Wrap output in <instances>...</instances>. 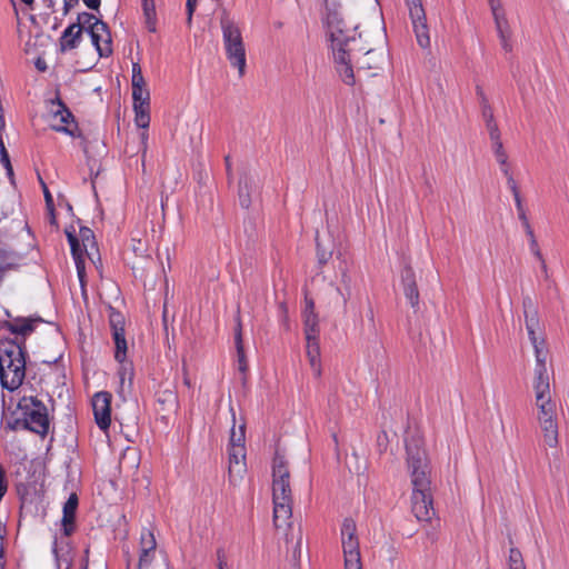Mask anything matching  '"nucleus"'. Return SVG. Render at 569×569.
I'll return each instance as SVG.
<instances>
[{
  "label": "nucleus",
  "mask_w": 569,
  "mask_h": 569,
  "mask_svg": "<svg viewBox=\"0 0 569 569\" xmlns=\"http://www.w3.org/2000/svg\"><path fill=\"white\" fill-rule=\"evenodd\" d=\"M140 137H141V143L143 146V154H144L147 151L148 132L147 131L141 132Z\"/></svg>",
  "instance_id": "62"
},
{
  "label": "nucleus",
  "mask_w": 569,
  "mask_h": 569,
  "mask_svg": "<svg viewBox=\"0 0 569 569\" xmlns=\"http://www.w3.org/2000/svg\"><path fill=\"white\" fill-rule=\"evenodd\" d=\"M341 542L346 569H361L356 522L347 518L341 526Z\"/></svg>",
  "instance_id": "7"
},
{
  "label": "nucleus",
  "mask_w": 569,
  "mask_h": 569,
  "mask_svg": "<svg viewBox=\"0 0 569 569\" xmlns=\"http://www.w3.org/2000/svg\"><path fill=\"white\" fill-rule=\"evenodd\" d=\"M477 96L479 97L480 99V103L481 106H483L486 102H488V99L483 92V90L481 89V87H477Z\"/></svg>",
  "instance_id": "60"
},
{
  "label": "nucleus",
  "mask_w": 569,
  "mask_h": 569,
  "mask_svg": "<svg viewBox=\"0 0 569 569\" xmlns=\"http://www.w3.org/2000/svg\"><path fill=\"white\" fill-rule=\"evenodd\" d=\"M224 162H226V169H227V174L228 177L230 178L231 177V161H230V156H226L224 157Z\"/></svg>",
  "instance_id": "63"
},
{
  "label": "nucleus",
  "mask_w": 569,
  "mask_h": 569,
  "mask_svg": "<svg viewBox=\"0 0 569 569\" xmlns=\"http://www.w3.org/2000/svg\"><path fill=\"white\" fill-rule=\"evenodd\" d=\"M409 9V17L411 19L413 32L418 44L422 49L430 47V36L427 26L426 12L422 7L421 0H405Z\"/></svg>",
  "instance_id": "8"
},
{
  "label": "nucleus",
  "mask_w": 569,
  "mask_h": 569,
  "mask_svg": "<svg viewBox=\"0 0 569 569\" xmlns=\"http://www.w3.org/2000/svg\"><path fill=\"white\" fill-rule=\"evenodd\" d=\"M142 10L146 19V27L150 32L157 30V13L154 0H142Z\"/></svg>",
  "instance_id": "30"
},
{
  "label": "nucleus",
  "mask_w": 569,
  "mask_h": 569,
  "mask_svg": "<svg viewBox=\"0 0 569 569\" xmlns=\"http://www.w3.org/2000/svg\"><path fill=\"white\" fill-rule=\"evenodd\" d=\"M78 503V496L76 493H71L63 505V516L61 520V526L62 532L67 537L71 536L76 530L74 519Z\"/></svg>",
  "instance_id": "20"
},
{
  "label": "nucleus",
  "mask_w": 569,
  "mask_h": 569,
  "mask_svg": "<svg viewBox=\"0 0 569 569\" xmlns=\"http://www.w3.org/2000/svg\"><path fill=\"white\" fill-rule=\"evenodd\" d=\"M503 176L507 178V184H508L510 191L512 192V196H513V199H515V203H516V208L520 207V206H523L521 197H520V192H519V189H518V186H517V182L513 179L510 170H505Z\"/></svg>",
  "instance_id": "40"
},
{
  "label": "nucleus",
  "mask_w": 569,
  "mask_h": 569,
  "mask_svg": "<svg viewBox=\"0 0 569 569\" xmlns=\"http://www.w3.org/2000/svg\"><path fill=\"white\" fill-rule=\"evenodd\" d=\"M535 350L536 357V366L535 367H547L546 360L548 356V349L546 347V341L541 342V345L532 346Z\"/></svg>",
  "instance_id": "42"
},
{
  "label": "nucleus",
  "mask_w": 569,
  "mask_h": 569,
  "mask_svg": "<svg viewBox=\"0 0 569 569\" xmlns=\"http://www.w3.org/2000/svg\"><path fill=\"white\" fill-rule=\"evenodd\" d=\"M517 212H518V218L521 221L523 229L529 238V246H530L531 253L535 257H540V248H539L538 241L536 239V236L533 233V230L530 226V222L527 218L526 210H525L523 206L517 207Z\"/></svg>",
  "instance_id": "26"
},
{
  "label": "nucleus",
  "mask_w": 569,
  "mask_h": 569,
  "mask_svg": "<svg viewBox=\"0 0 569 569\" xmlns=\"http://www.w3.org/2000/svg\"><path fill=\"white\" fill-rule=\"evenodd\" d=\"M27 350L23 341L0 340V382L10 391L18 389L26 377Z\"/></svg>",
  "instance_id": "1"
},
{
  "label": "nucleus",
  "mask_w": 569,
  "mask_h": 569,
  "mask_svg": "<svg viewBox=\"0 0 569 569\" xmlns=\"http://www.w3.org/2000/svg\"><path fill=\"white\" fill-rule=\"evenodd\" d=\"M481 111L485 122H490L495 120L493 111L489 102H486L483 106H481Z\"/></svg>",
  "instance_id": "50"
},
{
  "label": "nucleus",
  "mask_w": 569,
  "mask_h": 569,
  "mask_svg": "<svg viewBox=\"0 0 569 569\" xmlns=\"http://www.w3.org/2000/svg\"><path fill=\"white\" fill-rule=\"evenodd\" d=\"M112 336L116 345L114 358L118 362H123L127 356V341L124 332H116V335Z\"/></svg>",
  "instance_id": "33"
},
{
  "label": "nucleus",
  "mask_w": 569,
  "mask_h": 569,
  "mask_svg": "<svg viewBox=\"0 0 569 569\" xmlns=\"http://www.w3.org/2000/svg\"><path fill=\"white\" fill-rule=\"evenodd\" d=\"M18 411L21 418L16 419L8 427L16 430L18 428L27 429L46 437L49 432L50 421L48 410L44 403L36 397H22L18 402Z\"/></svg>",
  "instance_id": "2"
},
{
  "label": "nucleus",
  "mask_w": 569,
  "mask_h": 569,
  "mask_svg": "<svg viewBox=\"0 0 569 569\" xmlns=\"http://www.w3.org/2000/svg\"><path fill=\"white\" fill-rule=\"evenodd\" d=\"M196 7H197V0H187L186 8H187V23H188V26H191V23H192V17H193V12L196 10Z\"/></svg>",
  "instance_id": "51"
},
{
  "label": "nucleus",
  "mask_w": 569,
  "mask_h": 569,
  "mask_svg": "<svg viewBox=\"0 0 569 569\" xmlns=\"http://www.w3.org/2000/svg\"><path fill=\"white\" fill-rule=\"evenodd\" d=\"M239 202L242 208H249L251 204L250 187L247 178H241L239 181Z\"/></svg>",
  "instance_id": "36"
},
{
  "label": "nucleus",
  "mask_w": 569,
  "mask_h": 569,
  "mask_svg": "<svg viewBox=\"0 0 569 569\" xmlns=\"http://www.w3.org/2000/svg\"><path fill=\"white\" fill-rule=\"evenodd\" d=\"M307 340V357L312 370V373L319 378L321 376L320 365V345L319 337H308Z\"/></svg>",
  "instance_id": "21"
},
{
  "label": "nucleus",
  "mask_w": 569,
  "mask_h": 569,
  "mask_svg": "<svg viewBox=\"0 0 569 569\" xmlns=\"http://www.w3.org/2000/svg\"><path fill=\"white\" fill-rule=\"evenodd\" d=\"M316 242H317V257H318V261H319L320 264H325L330 259V257L332 254V251L329 250V249H325L321 246L318 237L316 238Z\"/></svg>",
  "instance_id": "45"
},
{
  "label": "nucleus",
  "mask_w": 569,
  "mask_h": 569,
  "mask_svg": "<svg viewBox=\"0 0 569 569\" xmlns=\"http://www.w3.org/2000/svg\"><path fill=\"white\" fill-rule=\"evenodd\" d=\"M543 435V441L550 448H555L558 445V425L556 417L545 418L538 420Z\"/></svg>",
  "instance_id": "23"
},
{
  "label": "nucleus",
  "mask_w": 569,
  "mask_h": 569,
  "mask_svg": "<svg viewBox=\"0 0 569 569\" xmlns=\"http://www.w3.org/2000/svg\"><path fill=\"white\" fill-rule=\"evenodd\" d=\"M407 466L411 477L412 486L423 487L431 482V468L427 452L423 448V440L418 432L409 433L406 437Z\"/></svg>",
  "instance_id": "3"
},
{
  "label": "nucleus",
  "mask_w": 569,
  "mask_h": 569,
  "mask_svg": "<svg viewBox=\"0 0 569 569\" xmlns=\"http://www.w3.org/2000/svg\"><path fill=\"white\" fill-rule=\"evenodd\" d=\"M532 388L535 395L550 393V382L547 367H535Z\"/></svg>",
  "instance_id": "25"
},
{
  "label": "nucleus",
  "mask_w": 569,
  "mask_h": 569,
  "mask_svg": "<svg viewBox=\"0 0 569 569\" xmlns=\"http://www.w3.org/2000/svg\"><path fill=\"white\" fill-rule=\"evenodd\" d=\"M487 1H488L489 8L492 7V6H496L498 3H501V0H487Z\"/></svg>",
  "instance_id": "64"
},
{
  "label": "nucleus",
  "mask_w": 569,
  "mask_h": 569,
  "mask_svg": "<svg viewBox=\"0 0 569 569\" xmlns=\"http://www.w3.org/2000/svg\"><path fill=\"white\" fill-rule=\"evenodd\" d=\"M327 13H326V27L329 33L331 47H338L341 46V42L338 36L340 37V31L338 30L339 23H343L342 14L339 10V7L335 3H327L326 6Z\"/></svg>",
  "instance_id": "18"
},
{
  "label": "nucleus",
  "mask_w": 569,
  "mask_h": 569,
  "mask_svg": "<svg viewBox=\"0 0 569 569\" xmlns=\"http://www.w3.org/2000/svg\"><path fill=\"white\" fill-rule=\"evenodd\" d=\"M311 315H317L315 312V302L312 299L306 298V307L303 310V316H311Z\"/></svg>",
  "instance_id": "54"
},
{
  "label": "nucleus",
  "mask_w": 569,
  "mask_h": 569,
  "mask_svg": "<svg viewBox=\"0 0 569 569\" xmlns=\"http://www.w3.org/2000/svg\"><path fill=\"white\" fill-rule=\"evenodd\" d=\"M42 183V187H43V194H44V199H46V204H47V208L50 212V220H51V223H54L56 222V218H54V213H53V198L50 193V191L48 190L47 186L44 182H41Z\"/></svg>",
  "instance_id": "47"
},
{
  "label": "nucleus",
  "mask_w": 569,
  "mask_h": 569,
  "mask_svg": "<svg viewBox=\"0 0 569 569\" xmlns=\"http://www.w3.org/2000/svg\"><path fill=\"white\" fill-rule=\"evenodd\" d=\"M66 236L68 242L70 244L71 254L74 259L76 268L78 271V276L82 281L84 276V252H87L89 247L94 246V234L93 231L88 227H80L79 238L76 234L74 227H69L66 229Z\"/></svg>",
  "instance_id": "6"
},
{
  "label": "nucleus",
  "mask_w": 569,
  "mask_h": 569,
  "mask_svg": "<svg viewBox=\"0 0 569 569\" xmlns=\"http://www.w3.org/2000/svg\"><path fill=\"white\" fill-rule=\"evenodd\" d=\"M509 569H526L522 555L519 549L511 548L508 558Z\"/></svg>",
  "instance_id": "39"
},
{
  "label": "nucleus",
  "mask_w": 569,
  "mask_h": 569,
  "mask_svg": "<svg viewBox=\"0 0 569 569\" xmlns=\"http://www.w3.org/2000/svg\"><path fill=\"white\" fill-rule=\"evenodd\" d=\"M141 550L154 551L157 547L156 538L150 530H143L140 537Z\"/></svg>",
  "instance_id": "41"
},
{
  "label": "nucleus",
  "mask_w": 569,
  "mask_h": 569,
  "mask_svg": "<svg viewBox=\"0 0 569 569\" xmlns=\"http://www.w3.org/2000/svg\"><path fill=\"white\" fill-rule=\"evenodd\" d=\"M303 322H305L306 338L312 337V336L319 337V323H318L317 315L303 316Z\"/></svg>",
  "instance_id": "37"
},
{
  "label": "nucleus",
  "mask_w": 569,
  "mask_h": 569,
  "mask_svg": "<svg viewBox=\"0 0 569 569\" xmlns=\"http://www.w3.org/2000/svg\"><path fill=\"white\" fill-rule=\"evenodd\" d=\"M79 0H63V12L67 14L74 6H77Z\"/></svg>",
  "instance_id": "57"
},
{
  "label": "nucleus",
  "mask_w": 569,
  "mask_h": 569,
  "mask_svg": "<svg viewBox=\"0 0 569 569\" xmlns=\"http://www.w3.org/2000/svg\"><path fill=\"white\" fill-rule=\"evenodd\" d=\"M109 323L112 329V335H116V332H124V318L121 312L112 307H109Z\"/></svg>",
  "instance_id": "34"
},
{
  "label": "nucleus",
  "mask_w": 569,
  "mask_h": 569,
  "mask_svg": "<svg viewBox=\"0 0 569 569\" xmlns=\"http://www.w3.org/2000/svg\"><path fill=\"white\" fill-rule=\"evenodd\" d=\"M229 456V481L232 485H237L242 479V475L246 471V448L244 446H237L234 448H228Z\"/></svg>",
  "instance_id": "17"
},
{
  "label": "nucleus",
  "mask_w": 569,
  "mask_h": 569,
  "mask_svg": "<svg viewBox=\"0 0 569 569\" xmlns=\"http://www.w3.org/2000/svg\"><path fill=\"white\" fill-rule=\"evenodd\" d=\"M52 553H53V556L56 558V569H61V558H60L59 551H58V541H57V539L53 540ZM71 567H72V563L70 561H68L66 569H71Z\"/></svg>",
  "instance_id": "49"
},
{
  "label": "nucleus",
  "mask_w": 569,
  "mask_h": 569,
  "mask_svg": "<svg viewBox=\"0 0 569 569\" xmlns=\"http://www.w3.org/2000/svg\"><path fill=\"white\" fill-rule=\"evenodd\" d=\"M273 525L282 528L290 525L292 517V496L290 483L272 480Z\"/></svg>",
  "instance_id": "5"
},
{
  "label": "nucleus",
  "mask_w": 569,
  "mask_h": 569,
  "mask_svg": "<svg viewBox=\"0 0 569 569\" xmlns=\"http://www.w3.org/2000/svg\"><path fill=\"white\" fill-rule=\"evenodd\" d=\"M536 258L540 262V268H541L542 273L545 274L546 278H548V267H547V263H546V261L543 259L542 253L540 252V257H536Z\"/></svg>",
  "instance_id": "59"
},
{
  "label": "nucleus",
  "mask_w": 569,
  "mask_h": 569,
  "mask_svg": "<svg viewBox=\"0 0 569 569\" xmlns=\"http://www.w3.org/2000/svg\"><path fill=\"white\" fill-rule=\"evenodd\" d=\"M89 34L100 57H109L112 53L111 34L107 23L96 20L90 26Z\"/></svg>",
  "instance_id": "16"
},
{
  "label": "nucleus",
  "mask_w": 569,
  "mask_h": 569,
  "mask_svg": "<svg viewBox=\"0 0 569 569\" xmlns=\"http://www.w3.org/2000/svg\"><path fill=\"white\" fill-rule=\"evenodd\" d=\"M111 393L107 391L97 392L92 398L94 419L101 430H107L111 423Z\"/></svg>",
  "instance_id": "15"
},
{
  "label": "nucleus",
  "mask_w": 569,
  "mask_h": 569,
  "mask_svg": "<svg viewBox=\"0 0 569 569\" xmlns=\"http://www.w3.org/2000/svg\"><path fill=\"white\" fill-rule=\"evenodd\" d=\"M96 20H98V19L94 17V14L89 13V12H81L78 14L76 24H79V27L81 28V31L83 30V28L88 27V32H89L90 26H92V23Z\"/></svg>",
  "instance_id": "43"
},
{
  "label": "nucleus",
  "mask_w": 569,
  "mask_h": 569,
  "mask_svg": "<svg viewBox=\"0 0 569 569\" xmlns=\"http://www.w3.org/2000/svg\"><path fill=\"white\" fill-rule=\"evenodd\" d=\"M490 11L500 46L506 53H509L513 50V30L507 17V11L502 2L490 7Z\"/></svg>",
  "instance_id": "9"
},
{
  "label": "nucleus",
  "mask_w": 569,
  "mask_h": 569,
  "mask_svg": "<svg viewBox=\"0 0 569 569\" xmlns=\"http://www.w3.org/2000/svg\"><path fill=\"white\" fill-rule=\"evenodd\" d=\"M134 122L139 128L147 129L150 124V107L149 108H133Z\"/></svg>",
  "instance_id": "38"
},
{
  "label": "nucleus",
  "mask_w": 569,
  "mask_h": 569,
  "mask_svg": "<svg viewBox=\"0 0 569 569\" xmlns=\"http://www.w3.org/2000/svg\"><path fill=\"white\" fill-rule=\"evenodd\" d=\"M142 76L141 67L139 63L132 64V77Z\"/></svg>",
  "instance_id": "61"
},
{
  "label": "nucleus",
  "mask_w": 569,
  "mask_h": 569,
  "mask_svg": "<svg viewBox=\"0 0 569 569\" xmlns=\"http://www.w3.org/2000/svg\"><path fill=\"white\" fill-rule=\"evenodd\" d=\"M83 3L91 10H99L101 0H82Z\"/></svg>",
  "instance_id": "56"
},
{
  "label": "nucleus",
  "mask_w": 569,
  "mask_h": 569,
  "mask_svg": "<svg viewBox=\"0 0 569 569\" xmlns=\"http://www.w3.org/2000/svg\"><path fill=\"white\" fill-rule=\"evenodd\" d=\"M272 480L290 483V472L283 456L276 453L272 463Z\"/></svg>",
  "instance_id": "27"
},
{
  "label": "nucleus",
  "mask_w": 569,
  "mask_h": 569,
  "mask_svg": "<svg viewBox=\"0 0 569 569\" xmlns=\"http://www.w3.org/2000/svg\"><path fill=\"white\" fill-rule=\"evenodd\" d=\"M220 27L227 59L232 67L238 69L239 76L242 77L246 71V48L241 30L226 12L221 16Z\"/></svg>",
  "instance_id": "4"
},
{
  "label": "nucleus",
  "mask_w": 569,
  "mask_h": 569,
  "mask_svg": "<svg viewBox=\"0 0 569 569\" xmlns=\"http://www.w3.org/2000/svg\"><path fill=\"white\" fill-rule=\"evenodd\" d=\"M147 87L143 74L138 77H132V89Z\"/></svg>",
  "instance_id": "55"
},
{
  "label": "nucleus",
  "mask_w": 569,
  "mask_h": 569,
  "mask_svg": "<svg viewBox=\"0 0 569 569\" xmlns=\"http://www.w3.org/2000/svg\"><path fill=\"white\" fill-rule=\"evenodd\" d=\"M492 151L497 162L500 166L501 172L505 173V170H510L508 164V154L503 149L502 142L492 144Z\"/></svg>",
  "instance_id": "35"
},
{
  "label": "nucleus",
  "mask_w": 569,
  "mask_h": 569,
  "mask_svg": "<svg viewBox=\"0 0 569 569\" xmlns=\"http://www.w3.org/2000/svg\"><path fill=\"white\" fill-rule=\"evenodd\" d=\"M338 30L340 31V37L338 36L337 38H339L341 42V49L357 47V27L350 28L343 20V23H339Z\"/></svg>",
  "instance_id": "29"
},
{
  "label": "nucleus",
  "mask_w": 569,
  "mask_h": 569,
  "mask_svg": "<svg viewBox=\"0 0 569 569\" xmlns=\"http://www.w3.org/2000/svg\"><path fill=\"white\" fill-rule=\"evenodd\" d=\"M522 308L525 315V325L531 345H541V342L546 341V339L542 335L539 312L535 301L529 296L525 297L522 299Z\"/></svg>",
  "instance_id": "14"
},
{
  "label": "nucleus",
  "mask_w": 569,
  "mask_h": 569,
  "mask_svg": "<svg viewBox=\"0 0 569 569\" xmlns=\"http://www.w3.org/2000/svg\"><path fill=\"white\" fill-rule=\"evenodd\" d=\"M430 486L431 482L423 487L412 486L411 509L419 521H429L435 515Z\"/></svg>",
  "instance_id": "13"
},
{
  "label": "nucleus",
  "mask_w": 569,
  "mask_h": 569,
  "mask_svg": "<svg viewBox=\"0 0 569 569\" xmlns=\"http://www.w3.org/2000/svg\"><path fill=\"white\" fill-rule=\"evenodd\" d=\"M133 108H149L150 92L147 87L132 89Z\"/></svg>",
  "instance_id": "32"
},
{
  "label": "nucleus",
  "mask_w": 569,
  "mask_h": 569,
  "mask_svg": "<svg viewBox=\"0 0 569 569\" xmlns=\"http://www.w3.org/2000/svg\"><path fill=\"white\" fill-rule=\"evenodd\" d=\"M217 569H227V557L223 549L217 550Z\"/></svg>",
  "instance_id": "52"
},
{
  "label": "nucleus",
  "mask_w": 569,
  "mask_h": 569,
  "mask_svg": "<svg viewBox=\"0 0 569 569\" xmlns=\"http://www.w3.org/2000/svg\"><path fill=\"white\" fill-rule=\"evenodd\" d=\"M332 57L336 66V70L347 86H353L356 83L353 68H352V56L356 51H362L363 48L349 47L341 49V46L331 47Z\"/></svg>",
  "instance_id": "12"
},
{
  "label": "nucleus",
  "mask_w": 569,
  "mask_h": 569,
  "mask_svg": "<svg viewBox=\"0 0 569 569\" xmlns=\"http://www.w3.org/2000/svg\"><path fill=\"white\" fill-rule=\"evenodd\" d=\"M49 113L52 119L51 128L54 131L74 136V132L71 128V124L77 127L74 117L59 96L49 101Z\"/></svg>",
  "instance_id": "10"
},
{
  "label": "nucleus",
  "mask_w": 569,
  "mask_h": 569,
  "mask_svg": "<svg viewBox=\"0 0 569 569\" xmlns=\"http://www.w3.org/2000/svg\"><path fill=\"white\" fill-rule=\"evenodd\" d=\"M535 403L538 409V420L556 417V403L551 399V393L535 395Z\"/></svg>",
  "instance_id": "24"
},
{
  "label": "nucleus",
  "mask_w": 569,
  "mask_h": 569,
  "mask_svg": "<svg viewBox=\"0 0 569 569\" xmlns=\"http://www.w3.org/2000/svg\"><path fill=\"white\" fill-rule=\"evenodd\" d=\"M152 552L153 551L141 550L140 557H139V563H138V567L140 569L150 566V563L152 562V559H153V553Z\"/></svg>",
  "instance_id": "48"
},
{
  "label": "nucleus",
  "mask_w": 569,
  "mask_h": 569,
  "mask_svg": "<svg viewBox=\"0 0 569 569\" xmlns=\"http://www.w3.org/2000/svg\"><path fill=\"white\" fill-rule=\"evenodd\" d=\"M403 293L410 306L417 310L419 307V290L416 282V274L410 266H406L401 272Z\"/></svg>",
  "instance_id": "19"
},
{
  "label": "nucleus",
  "mask_w": 569,
  "mask_h": 569,
  "mask_svg": "<svg viewBox=\"0 0 569 569\" xmlns=\"http://www.w3.org/2000/svg\"><path fill=\"white\" fill-rule=\"evenodd\" d=\"M486 128L488 130L489 138L491 140V144H495L497 142H502L501 138H500V130L498 128L496 120L486 122Z\"/></svg>",
  "instance_id": "44"
},
{
  "label": "nucleus",
  "mask_w": 569,
  "mask_h": 569,
  "mask_svg": "<svg viewBox=\"0 0 569 569\" xmlns=\"http://www.w3.org/2000/svg\"><path fill=\"white\" fill-rule=\"evenodd\" d=\"M34 66L41 72H44L48 69L47 62L41 58L36 60Z\"/></svg>",
  "instance_id": "58"
},
{
  "label": "nucleus",
  "mask_w": 569,
  "mask_h": 569,
  "mask_svg": "<svg viewBox=\"0 0 569 569\" xmlns=\"http://www.w3.org/2000/svg\"><path fill=\"white\" fill-rule=\"evenodd\" d=\"M119 363H120V368H119L118 375L120 377L121 385H123L126 377H129L130 379H131V377H133V370H132L131 363L126 362V360L123 362H119Z\"/></svg>",
  "instance_id": "46"
},
{
  "label": "nucleus",
  "mask_w": 569,
  "mask_h": 569,
  "mask_svg": "<svg viewBox=\"0 0 569 569\" xmlns=\"http://www.w3.org/2000/svg\"><path fill=\"white\" fill-rule=\"evenodd\" d=\"M234 342L237 348V357H238V368L241 372H246L248 369V363L244 356L243 343H242V325L241 320L238 317L237 327L234 331Z\"/></svg>",
  "instance_id": "28"
},
{
  "label": "nucleus",
  "mask_w": 569,
  "mask_h": 569,
  "mask_svg": "<svg viewBox=\"0 0 569 569\" xmlns=\"http://www.w3.org/2000/svg\"><path fill=\"white\" fill-rule=\"evenodd\" d=\"M81 28L79 24H70L60 38V49L62 52L77 48L81 40Z\"/></svg>",
  "instance_id": "22"
},
{
  "label": "nucleus",
  "mask_w": 569,
  "mask_h": 569,
  "mask_svg": "<svg viewBox=\"0 0 569 569\" xmlns=\"http://www.w3.org/2000/svg\"><path fill=\"white\" fill-rule=\"evenodd\" d=\"M7 488H8V486H7L4 469L0 465V501L2 500L3 496L7 492Z\"/></svg>",
  "instance_id": "53"
},
{
  "label": "nucleus",
  "mask_w": 569,
  "mask_h": 569,
  "mask_svg": "<svg viewBox=\"0 0 569 569\" xmlns=\"http://www.w3.org/2000/svg\"><path fill=\"white\" fill-rule=\"evenodd\" d=\"M231 411H233L231 409ZM232 420L233 426L230 430V439H229V447L228 448H234L237 446H244V431H246V423L242 422L239 425L238 429L236 428V416L234 412H232Z\"/></svg>",
  "instance_id": "31"
},
{
  "label": "nucleus",
  "mask_w": 569,
  "mask_h": 569,
  "mask_svg": "<svg viewBox=\"0 0 569 569\" xmlns=\"http://www.w3.org/2000/svg\"><path fill=\"white\" fill-rule=\"evenodd\" d=\"M6 315L9 319L4 320L0 328L14 336L13 339L9 338L10 340L23 341V346H26V338L33 332L36 326L43 322L40 317H12L8 310Z\"/></svg>",
  "instance_id": "11"
}]
</instances>
